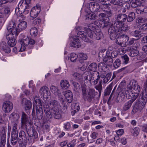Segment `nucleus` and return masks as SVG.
<instances>
[{
  "instance_id": "obj_1",
  "label": "nucleus",
  "mask_w": 147,
  "mask_h": 147,
  "mask_svg": "<svg viewBox=\"0 0 147 147\" xmlns=\"http://www.w3.org/2000/svg\"><path fill=\"white\" fill-rule=\"evenodd\" d=\"M87 27H84L83 30L86 32L88 37L97 40L101 38L102 36L101 30L97 29L98 27L95 24H88Z\"/></svg>"
},
{
  "instance_id": "obj_2",
  "label": "nucleus",
  "mask_w": 147,
  "mask_h": 147,
  "mask_svg": "<svg viewBox=\"0 0 147 147\" xmlns=\"http://www.w3.org/2000/svg\"><path fill=\"white\" fill-rule=\"evenodd\" d=\"M115 22L114 23V26L117 28L121 29L123 31H127L129 30L130 28L124 22L127 20V15L124 13H119L116 16Z\"/></svg>"
},
{
  "instance_id": "obj_3",
  "label": "nucleus",
  "mask_w": 147,
  "mask_h": 147,
  "mask_svg": "<svg viewBox=\"0 0 147 147\" xmlns=\"http://www.w3.org/2000/svg\"><path fill=\"white\" fill-rule=\"evenodd\" d=\"M42 106V101L38 97H35L34 98L32 114V116L35 114V110H36L37 117L39 120L41 119L43 116Z\"/></svg>"
},
{
  "instance_id": "obj_4",
  "label": "nucleus",
  "mask_w": 147,
  "mask_h": 147,
  "mask_svg": "<svg viewBox=\"0 0 147 147\" xmlns=\"http://www.w3.org/2000/svg\"><path fill=\"white\" fill-rule=\"evenodd\" d=\"M81 88L82 97L84 101L90 102L98 94V92H96L94 89L90 88L86 92V86L85 85H82Z\"/></svg>"
},
{
  "instance_id": "obj_5",
  "label": "nucleus",
  "mask_w": 147,
  "mask_h": 147,
  "mask_svg": "<svg viewBox=\"0 0 147 147\" xmlns=\"http://www.w3.org/2000/svg\"><path fill=\"white\" fill-rule=\"evenodd\" d=\"M25 129L28 135V141L29 143H33L35 140H37L38 136V133L31 126Z\"/></svg>"
},
{
  "instance_id": "obj_6",
  "label": "nucleus",
  "mask_w": 147,
  "mask_h": 147,
  "mask_svg": "<svg viewBox=\"0 0 147 147\" xmlns=\"http://www.w3.org/2000/svg\"><path fill=\"white\" fill-rule=\"evenodd\" d=\"M21 121V126L23 129L27 128L31 125L29 117L24 112L22 113Z\"/></svg>"
},
{
  "instance_id": "obj_7",
  "label": "nucleus",
  "mask_w": 147,
  "mask_h": 147,
  "mask_svg": "<svg viewBox=\"0 0 147 147\" xmlns=\"http://www.w3.org/2000/svg\"><path fill=\"white\" fill-rule=\"evenodd\" d=\"M43 106L47 107L52 111L59 108V103L57 101L55 100L49 101L45 100V102H42Z\"/></svg>"
},
{
  "instance_id": "obj_8",
  "label": "nucleus",
  "mask_w": 147,
  "mask_h": 147,
  "mask_svg": "<svg viewBox=\"0 0 147 147\" xmlns=\"http://www.w3.org/2000/svg\"><path fill=\"white\" fill-rule=\"evenodd\" d=\"M115 27L114 25L113 26H112L108 30V32L110 36V38L112 40H114L118 36H119L122 31H123L121 30V31H120V28H117L118 30H116Z\"/></svg>"
},
{
  "instance_id": "obj_9",
  "label": "nucleus",
  "mask_w": 147,
  "mask_h": 147,
  "mask_svg": "<svg viewBox=\"0 0 147 147\" xmlns=\"http://www.w3.org/2000/svg\"><path fill=\"white\" fill-rule=\"evenodd\" d=\"M77 32H78L77 34V36L82 39V40H84L85 42H90V40L87 36V33L85 31H81L82 29V28L81 27L77 26L75 28Z\"/></svg>"
},
{
  "instance_id": "obj_10",
  "label": "nucleus",
  "mask_w": 147,
  "mask_h": 147,
  "mask_svg": "<svg viewBox=\"0 0 147 147\" xmlns=\"http://www.w3.org/2000/svg\"><path fill=\"white\" fill-rule=\"evenodd\" d=\"M18 35V34H14L10 33H6V37L7 40V43L9 46L13 47L16 45L17 42L15 37Z\"/></svg>"
},
{
  "instance_id": "obj_11",
  "label": "nucleus",
  "mask_w": 147,
  "mask_h": 147,
  "mask_svg": "<svg viewBox=\"0 0 147 147\" xmlns=\"http://www.w3.org/2000/svg\"><path fill=\"white\" fill-rule=\"evenodd\" d=\"M16 23L15 21L11 20L10 21L7 27V33L13 34H17V28L16 27Z\"/></svg>"
},
{
  "instance_id": "obj_12",
  "label": "nucleus",
  "mask_w": 147,
  "mask_h": 147,
  "mask_svg": "<svg viewBox=\"0 0 147 147\" xmlns=\"http://www.w3.org/2000/svg\"><path fill=\"white\" fill-rule=\"evenodd\" d=\"M39 92L41 96L43 97L44 102L45 100H47L51 95L49 88L46 86H43L41 88Z\"/></svg>"
},
{
  "instance_id": "obj_13",
  "label": "nucleus",
  "mask_w": 147,
  "mask_h": 147,
  "mask_svg": "<svg viewBox=\"0 0 147 147\" xmlns=\"http://www.w3.org/2000/svg\"><path fill=\"white\" fill-rule=\"evenodd\" d=\"M121 90L118 94L117 100H119L118 101L120 102L124 100L125 97L127 98V94L128 93L129 87L121 88Z\"/></svg>"
},
{
  "instance_id": "obj_14",
  "label": "nucleus",
  "mask_w": 147,
  "mask_h": 147,
  "mask_svg": "<svg viewBox=\"0 0 147 147\" xmlns=\"http://www.w3.org/2000/svg\"><path fill=\"white\" fill-rule=\"evenodd\" d=\"M40 6L39 5L33 7L30 10V16L33 18H35L40 12Z\"/></svg>"
},
{
  "instance_id": "obj_15",
  "label": "nucleus",
  "mask_w": 147,
  "mask_h": 147,
  "mask_svg": "<svg viewBox=\"0 0 147 147\" xmlns=\"http://www.w3.org/2000/svg\"><path fill=\"white\" fill-rule=\"evenodd\" d=\"M29 38L27 37L25 39H20L18 42L21 45L20 50L21 51H23L25 49V46L29 44Z\"/></svg>"
},
{
  "instance_id": "obj_16",
  "label": "nucleus",
  "mask_w": 147,
  "mask_h": 147,
  "mask_svg": "<svg viewBox=\"0 0 147 147\" xmlns=\"http://www.w3.org/2000/svg\"><path fill=\"white\" fill-rule=\"evenodd\" d=\"M50 90L52 93L58 97V99L59 100H62L63 96L61 94L60 90L57 87L52 85L50 87Z\"/></svg>"
},
{
  "instance_id": "obj_17",
  "label": "nucleus",
  "mask_w": 147,
  "mask_h": 147,
  "mask_svg": "<svg viewBox=\"0 0 147 147\" xmlns=\"http://www.w3.org/2000/svg\"><path fill=\"white\" fill-rule=\"evenodd\" d=\"M13 107L12 103L9 101L4 102L3 104V109L5 112H10Z\"/></svg>"
},
{
  "instance_id": "obj_18",
  "label": "nucleus",
  "mask_w": 147,
  "mask_h": 147,
  "mask_svg": "<svg viewBox=\"0 0 147 147\" xmlns=\"http://www.w3.org/2000/svg\"><path fill=\"white\" fill-rule=\"evenodd\" d=\"M144 107L141 103L137 101L134 106L133 107V109L131 112V114L134 115L138 111H140Z\"/></svg>"
},
{
  "instance_id": "obj_19",
  "label": "nucleus",
  "mask_w": 147,
  "mask_h": 147,
  "mask_svg": "<svg viewBox=\"0 0 147 147\" xmlns=\"http://www.w3.org/2000/svg\"><path fill=\"white\" fill-rule=\"evenodd\" d=\"M90 10L94 12L100 11V6L99 4L94 2H91L89 5Z\"/></svg>"
},
{
  "instance_id": "obj_20",
  "label": "nucleus",
  "mask_w": 147,
  "mask_h": 147,
  "mask_svg": "<svg viewBox=\"0 0 147 147\" xmlns=\"http://www.w3.org/2000/svg\"><path fill=\"white\" fill-rule=\"evenodd\" d=\"M26 2H25L23 0H21L18 5V7H17L15 9V13L16 14L17 13L19 12V14H22V9H24L26 7Z\"/></svg>"
},
{
  "instance_id": "obj_21",
  "label": "nucleus",
  "mask_w": 147,
  "mask_h": 147,
  "mask_svg": "<svg viewBox=\"0 0 147 147\" xmlns=\"http://www.w3.org/2000/svg\"><path fill=\"white\" fill-rule=\"evenodd\" d=\"M25 2H26V8H24V9H22V12H23V13L24 14H26L28 13L30 11V8L32 6V4L31 3V0H23Z\"/></svg>"
},
{
  "instance_id": "obj_22",
  "label": "nucleus",
  "mask_w": 147,
  "mask_h": 147,
  "mask_svg": "<svg viewBox=\"0 0 147 147\" xmlns=\"http://www.w3.org/2000/svg\"><path fill=\"white\" fill-rule=\"evenodd\" d=\"M78 37L75 36L74 37L73 41L69 44L70 47L78 48L81 46V43Z\"/></svg>"
},
{
  "instance_id": "obj_23",
  "label": "nucleus",
  "mask_w": 147,
  "mask_h": 147,
  "mask_svg": "<svg viewBox=\"0 0 147 147\" xmlns=\"http://www.w3.org/2000/svg\"><path fill=\"white\" fill-rule=\"evenodd\" d=\"M21 104L24 106L26 110H29L32 107V103L31 101L26 98H23L21 101Z\"/></svg>"
},
{
  "instance_id": "obj_24",
  "label": "nucleus",
  "mask_w": 147,
  "mask_h": 147,
  "mask_svg": "<svg viewBox=\"0 0 147 147\" xmlns=\"http://www.w3.org/2000/svg\"><path fill=\"white\" fill-rule=\"evenodd\" d=\"M131 90V88L129 87L128 93L127 94L126 98H131V99H134V101H135L138 97V93H136L135 92H134V93L133 92H132L133 91Z\"/></svg>"
},
{
  "instance_id": "obj_25",
  "label": "nucleus",
  "mask_w": 147,
  "mask_h": 147,
  "mask_svg": "<svg viewBox=\"0 0 147 147\" xmlns=\"http://www.w3.org/2000/svg\"><path fill=\"white\" fill-rule=\"evenodd\" d=\"M130 3L131 6L133 8H135L138 6H143L144 3L142 0H131Z\"/></svg>"
},
{
  "instance_id": "obj_26",
  "label": "nucleus",
  "mask_w": 147,
  "mask_h": 147,
  "mask_svg": "<svg viewBox=\"0 0 147 147\" xmlns=\"http://www.w3.org/2000/svg\"><path fill=\"white\" fill-rule=\"evenodd\" d=\"M65 96L67 101L68 103L71 102L73 100V94L72 92L69 90H67L65 92Z\"/></svg>"
},
{
  "instance_id": "obj_27",
  "label": "nucleus",
  "mask_w": 147,
  "mask_h": 147,
  "mask_svg": "<svg viewBox=\"0 0 147 147\" xmlns=\"http://www.w3.org/2000/svg\"><path fill=\"white\" fill-rule=\"evenodd\" d=\"M0 49L6 53H8L11 52L10 49L7 46L6 43L4 42L0 43Z\"/></svg>"
},
{
  "instance_id": "obj_28",
  "label": "nucleus",
  "mask_w": 147,
  "mask_h": 147,
  "mask_svg": "<svg viewBox=\"0 0 147 147\" xmlns=\"http://www.w3.org/2000/svg\"><path fill=\"white\" fill-rule=\"evenodd\" d=\"M134 101V99H130L126 102L123 106V110L125 111L129 110L130 108L133 103Z\"/></svg>"
},
{
  "instance_id": "obj_29",
  "label": "nucleus",
  "mask_w": 147,
  "mask_h": 147,
  "mask_svg": "<svg viewBox=\"0 0 147 147\" xmlns=\"http://www.w3.org/2000/svg\"><path fill=\"white\" fill-rule=\"evenodd\" d=\"M27 26V23L25 21L22 22L18 25L17 28V33L18 34L20 32L24 30Z\"/></svg>"
},
{
  "instance_id": "obj_30",
  "label": "nucleus",
  "mask_w": 147,
  "mask_h": 147,
  "mask_svg": "<svg viewBox=\"0 0 147 147\" xmlns=\"http://www.w3.org/2000/svg\"><path fill=\"white\" fill-rule=\"evenodd\" d=\"M130 34L136 38V39H138L140 38L143 36V34L140 30H135L132 31L130 33Z\"/></svg>"
},
{
  "instance_id": "obj_31",
  "label": "nucleus",
  "mask_w": 147,
  "mask_h": 147,
  "mask_svg": "<svg viewBox=\"0 0 147 147\" xmlns=\"http://www.w3.org/2000/svg\"><path fill=\"white\" fill-rule=\"evenodd\" d=\"M53 116L56 119H59L61 117L60 109L59 108L51 111Z\"/></svg>"
},
{
  "instance_id": "obj_32",
  "label": "nucleus",
  "mask_w": 147,
  "mask_h": 147,
  "mask_svg": "<svg viewBox=\"0 0 147 147\" xmlns=\"http://www.w3.org/2000/svg\"><path fill=\"white\" fill-rule=\"evenodd\" d=\"M110 52L109 51H101L98 53V57L100 58H102L103 61V59L106 58L107 56L109 55Z\"/></svg>"
},
{
  "instance_id": "obj_33",
  "label": "nucleus",
  "mask_w": 147,
  "mask_h": 147,
  "mask_svg": "<svg viewBox=\"0 0 147 147\" xmlns=\"http://www.w3.org/2000/svg\"><path fill=\"white\" fill-rule=\"evenodd\" d=\"M97 16H98L100 19L102 18L105 22H107L109 21V18L106 17V14L103 13H100V11H98L96 13Z\"/></svg>"
},
{
  "instance_id": "obj_34",
  "label": "nucleus",
  "mask_w": 147,
  "mask_h": 147,
  "mask_svg": "<svg viewBox=\"0 0 147 147\" xmlns=\"http://www.w3.org/2000/svg\"><path fill=\"white\" fill-rule=\"evenodd\" d=\"M103 61L107 65L111 66L112 65L113 61V59L111 57L110 54L106 58L103 59Z\"/></svg>"
},
{
  "instance_id": "obj_35",
  "label": "nucleus",
  "mask_w": 147,
  "mask_h": 147,
  "mask_svg": "<svg viewBox=\"0 0 147 147\" xmlns=\"http://www.w3.org/2000/svg\"><path fill=\"white\" fill-rule=\"evenodd\" d=\"M60 83L61 88L63 89H67L69 86V82L66 80H61Z\"/></svg>"
},
{
  "instance_id": "obj_36",
  "label": "nucleus",
  "mask_w": 147,
  "mask_h": 147,
  "mask_svg": "<svg viewBox=\"0 0 147 147\" xmlns=\"http://www.w3.org/2000/svg\"><path fill=\"white\" fill-rule=\"evenodd\" d=\"M98 67L100 71L105 72L107 67L106 64L103 62H100L98 64Z\"/></svg>"
},
{
  "instance_id": "obj_37",
  "label": "nucleus",
  "mask_w": 147,
  "mask_h": 147,
  "mask_svg": "<svg viewBox=\"0 0 147 147\" xmlns=\"http://www.w3.org/2000/svg\"><path fill=\"white\" fill-rule=\"evenodd\" d=\"M92 82L93 84L94 85L97 84L98 83V80H99L100 78V74L99 72H97L96 73H95L92 76Z\"/></svg>"
},
{
  "instance_id": "obj_38",
  "label": "nucleus",
  "mask_w": 147,
  "mask_h": 147,
  "mask_svg": "<svg viewBox=\"0 0 147 147\" xmlns=\"http://www.w3.org/2000/svg\"><path fill=\"white\" fill-rule=\"evenodd\" d=\"M1 133V136L0 141H2L3 143H4L5 144L6 130L5 128H3Z\"/></svg>"
},
{
  "instance_id": "obj_39",
  "label": "nucleus",
  "mask_w": 147,
  "mask_h": 147,
  "mask_svg": "<svg viewBox=\"0 0 147 147\" xmlns=\"http://www.w3.org/2000/svg\"><path fill=\"white\" fill-rule=\"evenodd\" d=\"M121 41L123 42V45H125L126 43H127V41L129 40V37L128 36L125 34H122L119 36Z\"/></svg>"
},
{
  "instance_id": "obj_40",
  "label": "nucleus",
  "mask_w": 147,
  "mask_h": 147,
  "mask_svg": "<svg viewBox=\"0 0 147 147\" xmlns=\"http://www.w3.org/2000/svg\"><path fill=\"white\" fill-rule=\"evenodd\" d=\"M18 140H28V136H26L25 132L24 131L21 130L20 131Z\"/></svg>"
},
{
  "instance_id": "obj_41",
  "label": "nucleus",
  "mask_w": 147,
  "mask_h": 147,
  "mask_svg": "<svg viewBox=\"0 0 147 147\" xmlns=\"http://www.w3.org/2000/svg\"><path fill=\"white\" fill-rule=\"evenodd\" d=\"M127 20L128 22H130L133 21L136 18V14L133 12H130L127 16Z\"/></svg>"
},
{
  "instance_id": "obj_42",
  "label": "nucleus",
  "mask_w": 147,
  "mask_h": 147,
  "mask_svg": "<svg viewBox=\"0 0 147 147\" xmlns=\"http://www.w3.org/2000/svg\"><path fill=\"white\" fill-rule=\"evenodd\" d=\"M44 111L45 113L46 116L49 119H51L53 117V115L51 114V112L50 111L49 108L46 107H43Z\"/></svg>"
},
{
  "instance_id": "obj_43",
  "label": "nucleus",
  "mask_w": 147,
  "mask_h": 147,
  "mask_svg": "<svg viewBox=\"0 0 147 147\" xmlns=\"http://www.w3.org/2000/svg\"><path fill=\"white\" fill-rule=\"evenodd\" d=\"M73 76L75 80L79 82L83 81L82 76L81 74L77 72H75L73 74Z\"/></svg>"
},
{
  "instance_id": "obj_44",
  "label": "nucleus",
  "mask_w": 147,
  "mask_h": 147,
  "mask_svg": "<svg viewBox=\"0 0 147 147\" xmlns=\"http://www.w3.org/2000/svg\"><path fill=\"white\" fill-rule=\"evenodd\" d=\"M19 117V115L17 113H13L10 115L9 117L12 121L16 122L18 121Z\"/></svg>"
},
{
  "instance_id": "obj_45",
  "label": "nucleus",
  "mask_w": 147,
  "mask_h": 147,
  "mask_svg": "<svg viewBox=\"0 0 147 147\" xmlns=\"http://www.w3.org/2000/svg\"><path fill=\"white\" fill-rule=\"evenodd\" d=\"M97 68L96 64L95 63H92L89 65L88 67V69L90 71L95 72L96 71Z\"/></svg>"
},
{
  "instance_id": "obj_46",
  "label": "nucleus",
  "mask_w": 147,
  "mask_h": 147,
  "mask_svg": "<svg viewBox=\"0 0 147 147\" xmlns=\"http://www.w3.org/2000/svg\"><path fill=\"white\" fill-rule=\"evenodd\" d=\"M112 88V84H110L105 90L104 92V95L106 96L109 95Z\"/></svg>"
},
{
  "instance_id": "obj_47",
  "label": "nucleus",
  "mask_w": 147,
  "mask_h": 147,
  "mask_svg": "<svg viewBox=\"0 0 147 147\" xmlns=\"http://www.w3.org/2000/svg\"><path fill=\"white\" fill-rule=\"evenodd\" d=\"M130 132L132 133L134 136H137L139 134L140 129L138 127H136L134 129L131 128L130 129Z\"/></svg>"
},
{
  "instance_id": "obj_48",
  "label": "nucleus",
  "mask_w": 147,
  "mask_h": 147,
  "mask_svg": "<svg viewBox=\"0 0 147 147\" xmlns=\"http://www.w3.org/2000/svg\"><path fill=\"white\" fill-rule=\"evenodd\" d=\"M79 56L80 57V61L81 63L83 62L84 60L87 59V55L83 53H79Z\"/></svg>"
},
{
  "instance_id": "obj_49",
  "label": "nucleus",
  "mask_w": 147,
  "mask_h": 147,
  "mask_svg": "<svg viewBox=\"0 0 147 147\" xmlns=\"http://www.w3.org/2000/svg\"><path fill=\"white\" fill-rule=\"evenodd\" d=\"M139 53L138 50L133 49L130 51L129 53V55L131 57H134L138 55Z\"/></svg>"
},
{
  "instance_id": "obj_50",
  "label": "nucleus",
  "mask_w": 147,
  "mask_h": 147,
  "mask_svg": "<svg viewBox=\"0 0 147 147\" xmlns=\"http://www.w3.org/2000/svg\"><path fill=\"white\" fill-rule=\"evenodd\" d=\"M78 55L74 53H71L69 56L71 61L74 62L76 61L78 58Z\"/></svg>"
},
{
  "instance_id": "obj_51",
  "label": "nucleus",
  "mask_w": 147,
  "mask_h": 147,
  "mask_svg": "<svg viewBox=\"0 0 147 147\" xmlns=\"http://www.w3.org/2000/svg\"><path fill=\"white\" fill-rule=\"evenodd\" d=\"M72 84L74 87V90L76 92H78L80 88V86L79 84L76 82H72Z\"/></svg>"
},
{
  "instance_id": "obj_52",
  "label": "nucleus",
  "mask_w": 147,
  "mask_h": 147,
  "mask_svg": "<svg viewBox=\"0 0 147 147\" xmlns=\"http://www.w3.org/2000/svg\"><path fill=\"white\" fill-rule=\"evenodd\" d=\"M94 87L98 91L99 95H100L102 88L101 81H100L98 84L97 85H96Z\"/></svg>"
},
{
  "instance_id": "obj_53",
  "label": "nucleus",
  "mask_w": 147,
  "mask_h": 147,
  "mask_svg": "<svg viewBox=\"0 0 147 147\" xmlns=\"http://www.w3.org/2000/svg\"><path fill=\"white\" fill-rule=\"evenodd\" d=\"M38 30L35 27H32L31 29L30 33L31 35L36 36L38 34Z\"/></svg>"
},
{
  "instance_id": "obj_54",
  "label": "nucleus",
  "mask_w": 147,
  "mask_h": 147,
  "mask_svg": "<svg viewBox=\"0 0 147 147\" xmlns=\"http://www.w3.org/2000/svg\"><path fill=\"white\" fill-rule=\"evenodd\" d=\"M97 17V14L95 13H89L86 15V17L90 19L94 20Z\"/></svg>"
},
{
  "instance_id": "obj_55",
  "label": "nucleus",
  "mask_w": 147,
  "mask_h": 147,
  "mask_svg": "<svg viewBox=\"0 0 147 147\" xmlns=\"http://www.w3.org/2000/svg\"><path fill=\"white\" fill-rule=\"evenodd\" d=\"M110 2L115 5H118L119 6H122L123 3L120 0H111Z\"/></svg>"
},
{
  "instance_id": "obj_56",
  "label": "nucleus",
  "mask_w": 147,
  "mask_h": 147,
  "mask_svg": "<svg viewBox=\"0 0 147 147\" xmlns=\"http://www.w3.org/2000/svg\"><path fill=\"white\" fill-rule=\"evenodd\" d=\"M60 101H62V104L63 105L62 108V109L63 111V112L64 113H66L67 112V111L68 104L66 103L63 100H62Z\"/></svg>"
},
{
  "instance_id": "obj_57",
  "label": "nucleus",
  "mask_w": 147,
  "mask_h": 147,
  "mask_svg": "<svg viewBox=\"0 0 147 147\" xmlns=\"http://www.w3.org/2000/svg\"><path fill=\"white\" fill-rule=\"evenodd\" d=\"M111 74L108 73L105 76V77L103 80L102 82L104 83H106L111 78Z\"/></svg>"
},
{
  "instance_id": "obj_58",
  "label": "nucleus",
  "mask_w": 147,
  "mask_h": 147,
  "mask_svg": "<svg viewBox=\"0 0 147 147\" xmlns=\"http://www.w3.org/2000/svg\"><path fill=\"white\" fill-rule=\"evenodd\" d=\"M121 64V60L119 59H117L113 63V66L116 68H118L119 67Z\"/></svg>"
},
{
  "instance_id": "obj_59",
  "label": "nucleus",
  "mask_w": 147,
  "mask_h": 147,
  "mask_svg": "<svg viewBox=\"0 0 147 147\" xmlns=\"http://www.w3.org/2000/svg\"><path fill=\"white\" fill-rule=\"evenodd\" d=\"M28 140H21L18 141L19 142V146L20 147H26L27 142Z\"/></svg>"
},
{
  "instance_id": "obj_60",
  "label": "nucleus",
  "mask_w": 147,
  "mask_h": 147,
  "mask_svg": "<svg viewBox=\"0 0 147 147\" xmlns=\"http://www.w3.org/2000/svg\"><path fill=\"white\" fill-rule=\"evenodd\" d=\"M101 22H102V24L100 23V22L98 23L97 21H96V26H97L98 27H100L102 28H104L105 26L106 27H107V23H105L103 22H101V21H100Z\"/></svg>"
},
{
  "instance_id": "obj_61",
  "label": "nucleus",
  "mask_w": 147,
  "mask_h": 147,
  "mask_svg": "<svg viewBox=\"0 0 147 147\" xmlns=\"http://www.w3.org/2000/svg\"><path fill=\"white\" fill-rule=\"evenodd\" d=\"M121 58L123 60V63L126 64L128 63L129 58L126 55H125L121 57Z\"/></svg>"
},
{
  "instance_id": "obj_62",
  "label": "nucleus",
  "mask_w": 147,
  "mask_h": 147,
  "mask_svg": "<svg viewBox=\"0 0 147 147\" xmlns=\"http://www.w3.org/2000/svg\"><path fill=\"white\" fill-rule=\"evenodd\" d=\"M137 81L136 80L133 79L131 80L130 82L129 85H130V86H129V87L131 88V89H132V88L133 87L137 85Z\"/></svg>"
},
{
  "instance_id": "obj_63",
  "label": "nucleus",
  "mask_w": 147,
  "mask_h": 147,
  "mask_svg": "<svg viewBox=\"0 0 147 147\" xmlns=\"http://www.w3.org/2000/svg\"><path fill=\"white\" fill-rule=\"evenodd\" d=\"M138 102L141 103L142 105L144 107L147 102V99L146 98L145 99L143 98H142Z\"/></svg>"
},
{
  "instance_id": "obj_64",
  "label": "nucleus",
  "mask_w": 147,
  "mask_h": 147,
  "mask_svg": "<svg viewBox=\"0 0 147 147\" xmlns=\"http://www.w3.org/2000/svg\"><path fill=\"white\" fill-rule=\"evenodd\" d=\"M50 129L49 126L46 124L43 126V131L44 133L48 132Z\"/></svg>"
}]
</instances>
